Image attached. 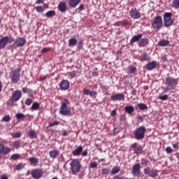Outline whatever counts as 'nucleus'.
Returning <instances> with one entry per match:
<instances>
[{"instance_id": "a19ab883", "label": "nucleus", "mask_w": 179, "mask_h": 179, "mask_svg": "<svg viewBox=\"0 0 179 179\" xmlns=\"http://www.w3.org/2000/svg\"><path fill=\"white\" fill-rule=\"evenodd\" d=\"M24 166H25L24 164L20 163V164L16 165L15 170H17V171H19V170H22V169H24Z\"/></svg>"}, {"instance_id": "de8ad7c7", "label": "nucleus", "mask_w": 179, "mask_h": 179, "mask_svg": "<svg viewBox=\"0 0 179 179\" xmlns=\"http://www.w3.org/2000/svg\"><path fill=\"white\" fill-rule=\"evenodd\" d=\"M11 136H13V138H20V136H22V133L21 132L12 133Z\"/></svg>"}, {"instance_id": "49530a36", "label": "nucleus", "mask_w": 179, "mask_h": 179, "mask_svg": "<svg viewBox=\"0 0 179 179\" xmlns=\"http://www.w3.org/2000/svg\"><path fill=\"white\" fill-rule=\"evenodd\" d=\"M35 9L38 13H43V12H44V8H43V6H36Z\"/></svg>"}, {"instance_id": "a878e982", "label": "nucleus", "mask_w": 179, "mask_h": 179, "mask_svg": "<svg viewBox=\"0 0 179 179\" xmlns=\"http://www.w3.org/2000/svg\"><path fill=\"white\" fill-rule=\"evenodd\" d=\"M76 44H78V39L76 38H71L69 40V47L73 48Z\"/></svg>"}, {"instance_id": "a211bd4d", "label": "nucleus", "mask_w": 179, "mask_h": 179, "mask_svg": "<svg viewBox=\"0 0 179 179\" xmlns=\"http://www.w3.org/2000/svg\"><path fill=\"white\" fill-rule=\"evenodd\" d=\"M60 90H68L69 89V81L67 80H63L59 83Z\"/></svg>"}, {"instance_id": "393cba45", "label": "nucleus", "mask_w": 179, "mask_h": 179, "mask_svg": "<svg viewBox=\"0 0 179 179\" xmlns=\"http://www.w3.org/2000/svg\"><path fill=\"white\" fill-rule=\"evenodd\" d=\"M58 9L59 11L62 12V13L66 12V3L65 2L60 3L58 6Z\"/></svg>"}, {"instance_id": "7c9ffc66", "label": "nucleus", "mask_w": 179, "mask_h": 179, "mask_svg": "<svg viewBox=\"0 0 179 179\" xmlns=\"http://www.w3.org/2000/svg\"><path fill=\"white\" fill-rule=\"evenodd\" d=\"M38 108H40V103H38V102H34L31 107V110L34 111L38 110Z\"/></svg>"}, {"instance_id": "2eb2a0df", "label": "nucleus", "mask_w": 179, "mask_h": 179, "mask_svg": "<svg viewBox=\"0 0 179 179\" xmlns=\"http://www.w3.org/2000/svg\"><path fill=\"white\" fill-rule=\"evenodd\" d=\"M129 15L131 16V19H141V13L138 12L136 8H131L129 11Z\"/></svg>"}, {"instance_id": "bb28decb", "label": "nucleus", "mask_w": 179, "mask_h": 179, "mask_svg": "<svg viewBox=\"0 0 179 179\" xmlns=\"http://www.w3.org/2000/svg\"><path fill=\"white\" fill-rule=\"evenodd\" d=\"M121 170V168L118 166H115L112 168L110 171V174L112 176H115V174H118L120 173V171Z\"/></svg>"}, {"instance_id": "58836bf2", "label": "nucleus", "mask_w": 179, "mask_h": 179, "mask_svg": "<svg viewBox=\"0 0 179 179\" xmlns=\"http://www.w3.org/2000/svg\"><path fill=\"white\" fill-rule=\"evenodd\" d=\"M12 146L15 149H19V147L20 146V141H15L14 142L12 143Z\"/></svg>"}, {"instance_id": "09e8293b", "label": "nucleus", "mask_w": 179, "mask_h": 179, "mask_svg": "<svg viewBox=\"0 0 179 179\" xmlns=\"http://www.w3.org/2000/svg\"><path fill=\"white\" fill-rule=\"evenodd\" d=\"M90 96L92 99H96V97H97V92L96 91H91L90 92Z\"/></svg>"}, {"instance_id": "ddd939ff", "label": "nucleus", "mask_w": 179, "mask_h": 179, "mask_svg": "<svg viewBox=\"0 0 179 179\" xmlns=\"http://www.w3.org/2000/svg\"><path fill=\"white\" fill-rule=\"evenodd\" d=\"M132 174L135 177H139L141 176V164H136L132 167Z\"/></svg>"}, {"instance_id": "4d7b16f0", "label": "nucleus", "mask_w": 179, "mask_h": 179, "mask_svg": "<svg viewBox=\"0 0 179 179\" xmlns=\"http://www.w3.org/2000/svg\"><path fill=\"white\" fill-rule=\"evenodd\" d=\"M161 59L163 60L164 62H166V61H171V59H167V55H162Z\"/></svg>"}, {"instance_id": "dca6fc26", "label": "nucleus", "mask_w": 179, "mask_h": 179, "mask_svg": "<svg viewBox=\"0 0 179 179\" xmlns=\"http://www.w3.org/2000/svg\"><path fill=\"white\" fill-rule=\"evenodd\" d=\"M12 151V149L9 147H5L2 143H0V155H8ZM1 155H0V159H1Z\"/></svg>"}, {"instance_id": "423d86ee", "label": "nucleus", "mask_w": 179, "mask_h": 179, "mask_svg": "<svg viewBox=\"0 0 179 179\" xmlns=\"http://www.w3.org/2000/svg\"><path fill=\"white\" fill-rule=\"evenodd\" d=\"M152 29L155 30H160L163 27V18L162 16H156L152 23Z\"/></svg>"}, {"instance_id": "69168bd1", "label": "nucleus", "mask_w": 179, "mask_h": 179, "mask_svg": "<svg viewBox=\"0 0 179 179\" xmlns=\"http://www.w3.org/2000/svg\"><path fill=\"white\" fill-rule=\"evenodd\" d=\"M1 179H9V178L8 176H6V175H2L1 177Z\"/></svg>"}, {"instance_id": "774afa93", "label": "nucleus", "mask_w": 179, "mask_h": 179, "mask_svg": "<svg viewBox=\"0 0 179 179\" xmlns=\"http://www.w3.org/2000/svg\"><path fill=\"white\" fill-rule=\"evenodd\" d=\"M113 179H122V177L120 176H115Z\"/></svg>"}, {"instance_id": "473e14b6", "label": "nucleus", "mask_w": 179, "mask_h": 179, "mask_svg": "<svg viewBox=\"0 0 179 179\" xmlns=\"http://www.w3.org/2000/svg\"><path fill=\"white\" fill-rule=\"evenodd\" d=\"M128 71L127 73H130V74H134L136 72V67L132 66H128Z\"/></svg>"}, {"instance_id": "c756f323", "label": "nucleus", "mask_w": 179, "mask_h": 179, "mask_svg": "<svg viewBox=\"0 0 179 179\" xmlns=\"http://www.w3.org/2000/svg\"><path fill=\"white\" fill-rule=\"evenodd\" d=\"M169 44H170V41L168 40H162L158 43V45L160 47H166V45H169Z\"/></svg>"}, {"instance_id": "2f4dec72", "label": "nucleus", "mask_w": 179, "mask_h": 179, "mask_svg": "<svg viewBox=\"0 0 179 179\" xmlns=\"http://www.w3.org/2000/svg\"><path fill=\"white\" fill-rule=\"evenodd\" d=\"M29 137L31 138V139L37 138V133H36V131L31 129L29 131Z\"/></svg>"}, {"instance_id": "72a5a7b5", "label": "nucleus", "mask_w": 179, "mask_h": 179, "mask_svg": "<svg viewBox=\"0 0 179 179\" xmlns=\"http://www.w3.org/2000/svg\"><path fill=\"white\" fill-rule=\"evenodd\" d=\"M171 7L175 9H178L179 8V0H173L171 3Z\"/></svg>"}, {"instance_id": "864d4df0", "label": "nucleus", "mask_w": 179, "mask_h": 179, "mask_svg": "<svg viewBox=\"0 0 179 179\" xmlns=\"http://www.w3.org/2000/svg\"><path fill=\"white\" fill-rule=\"evenodd\" d=\"M159 100H162L163 101L167 100V99H169V95L165 94V95H162V96H159Z\"/></svg>"}, {"instance_id": "bf43d9fd", "label": "nucleus", "mask_w": 179, "mask_h": 179, "mask_svg": "<svg viewBox=\"0 0 179 179\" xmlns=\"http://www.w3.org/2000/svg\"><path fill=\"white\" fill-rule=\"evenodd\" d=\"M115 115H117V109L113 110L110 113L111 117H115Z\"/></svg>"}, {"instance_id": "1a4fd4ad", "label": "nucleus", "mask_w": 179, "mask_h": 179, "mask_svg": "<svg viewBox=\"0 0 179 179\" xmlns=\"http://www.w3.org/2000/svg\"><path fill=\"white\" fill-rule=\"evenodd\" d=\"M13 41V37L10 36H3L0 39V50H3L6 47L7 44L12 43Z\"/></svg>"}, {"instance_id": "0e129e2a", "label": "nucleus", "mask_w": 179, "mask_h": 179, "mask_svg": "<svg viewBox=\"0 0 179 179\" xmlns=\"http://www.w3.org/2000/svg\"><path fill=\"white\" fill-rule=\"evenodd\" d=\"M82 156H87V150H85L84 152H82Z\"/></svg>"}, {"instance_id": "9d476101", "label": "nucleus", "mask_w": 179, "mask_h": 179, "mask_svg": "<svg viewBox=\"0 0 179 179\" xmlns=\"http://www.w3.org/2000/svg\"><path fill=\"white\" fill-rule=\"evenodd\" d=\"M164 26L166 27H170L171 24H173V21L171 19V13H166L164 15Z\"/></svg>"}, {"instance_id": "79ce46f5", "label": "nucleus", "mask_w": 179, "mask_h": 179, "mask_svg": "<svg viewBox=\"0 0 179 179\" xmlns=\"http://www.w3.org/2000/svg\"><path fill=\"white\" fill-rule=\"evenodd\" d=\"M1 121L3 122H9V121H10V116L9 115L3 116L1 119Z\"/></svg>"}, {"instance_id": "603ef678", "label": "nucleus", "mask_w": 179, "mask_h": 179, "mask_svg": "<svg viewBox=\"0 0 179 179\" xmlns=\"http://www.w3.org/2000/svg\"><path fill=\"white\" fill-rule=\"evenodd\" d=\"M57 125H59V122L58 121H55L53 122L49 123V127L51 128L52 127H55Z\"/></svg>"}, {"instance_id": "aec40b11", "label": "nucleus", "mask_w": 179, "mask_h": 179, "mask_svg": "<svg viewBox=\"0 0 179 179\" xmlns=\"http://www.w3.org/2000/svg\"><path fill=\"white\" fill-rule=\"evenodd\" d=\"M149 44V39L148 38H143L140 39V41L138 43L139 47H147Z\"/></svg>"}, {"instance_id": "3c124183", "label": "nucleus", "mask_w": 179, "mask_h": 179, "mask_svg": "<svg viewBox=\"0 0 179 179\" xmlns=\"http://www.w3.org/2000/svg\"><path fill=\"white\" fill-rule=\"evenodd\" d=\"M32 103H33V99L30 98H27L25 101L26 106H31Z\"/></svg>"}, {"instance_id": "20e7f679", "label": "nucleus", "mask_w": 179, "mask_h": 179, "mask_svg": "<svg viewBox=\"0 0 179 179\" xmlns=\"http://www.w3.org/2000/svg\"><path fill=\"white\" fill-rule=\"evenodd\" d=\"M20 71H22V69L18 67L10 73V79H11V82L14 85L20 82Z\"/></svg>"}, {"instance_id": "c9c22d12", "label": "nucleus", "mask_w": 179, "mask_h": 179, "mask_svg": "<svg viewBox=\"0 0 179 179\" xmlns=\"http://www.w3.org/2000/svg\"><path fill=\"white\" fill-rule=\"evenodd\" d=\"M150 59V57H149V55L146 52H144L141 55V61H149Z\"/></svg>"}, {"instance_id": "a18cd8bd", "label": "nucleus", "mask_w": 179, "mask_h": 179, "mask_svg": "<svg viewBox=\"0 0 179 179\" xmlns=\"http://www.w3.org/2000/svg\"><path fill=\"white\" fill-rule=\"evenodd\" d=\"M83 41H80L78 43H77V50H82V48H83Z\"/></svg>"}, {"instance_id": "4c0bfd02", "label": "nucleus", "mask_w": 179, "mask_h": 179, "mask_svg": "<svg viewBox=\"0 0 179 179\" xmlns=\"http://www.w3.org/2000/svg\"><path fill=\"white\" fill-rule=\"evenodd\" d=\"M101 174L102 176H108L110 174V169H107V168H103L101 170Z\"/></svg>"}, {"instance_id": "052dcab7", "label": "nucleus", "mask_w": 179, "mask_h": 179, "mask_svg": "<svg viewBox=\"0 0 179 179\" xmlns=\"http://www.w3.org/2000/svg\"><path fill=\"white\" fill-rule=\"evenodd\" d=\"M83 9H85V6H83V4L80 5V6L78 7L79 12H82Z\"/></svg>"}, {"instance_id": "37998d69", "label": "nucleus", "mask_w": 179, "mask_h": 179, "mask_svg": "<svg viewBox=\"0 0 179 179\" xmlns=\"http://www.w3.org/2000/svg\"><path fill=\"white\" fill-rule=\"evenodd\" d=\"M67 75L69 76V79H73L76 76V73L75 71L69 72L67 73Z\"/></svg>"}, {"instance_id": "5fc2aeb1", "label": "nucleus", "mask_w": 179, "mask_h": 179, "mask_svg": "<svg viewBox=\"0 0 179 179\" xmlns=\"http://www.w3.org/2000/svg\"><path fill=\"white\" fill-rule=\"evenodd\" d=\"M165 151L166 153H173V148L171 147H166Z\"/></svg>"}, {"instance_id": "39448f33", "label": "nucleus", "mask_w": 179, "mask_h": 179, "mask_svg": "<svg viewBox=\"0 0 179 179\" xmlns=\"http://www.w3.org/2000/svg\"><path fill=\"white\" fill-rule=\"evenodd\" d=\"M145 134H146V127L141 126L135 130L134 138L137 141H141L145 138Z\"/></svg>"}, {"instance_id": "e433bc0d", "label": "nucleus", "mask_w": 179, "mask_h": 179, "mask_svg": "<svg viewBox=\"0 0 179 179\" xmlns=\"http://www.w3.org/2000/svg\"><path fill=\"white\" fill-rule=\"evenodd\" d=\"M138 107L139 108V110H148V106L145 103H138Z\"/></svg>"}, {"instance_id": "e2e57ef3", "label": "nucleus", "mask_w": 179, "mask_h": 179, "mask_svg": "<svg viewBox=\"0 0 179 179\" xmlns=\"http://www.w3.org/2000/svg\"><path fill=\"white\" fill-rule=\"evenodd\" d=\"M36 3L37 5H40V4H41V3H44V1H43V0H37L36 2Z\"/></svg>"}, {"instance_id": "8fccbe9b", "label": "nucleus", "mask_w": 179, "mask_h": 179, "mask_svg": "<svg viewBox=\"0 0 179 179\" xmlns=\"http://www.w3.org/2000/svg\"><path fill=\"white\" fill-rule=\"evenodd\" d=\"M90 166L91 169H96L97 166H99V164L96 162H90Z\"/></svg>"}, {"instance_id": "c03bdc74", "label": "nucleus", "mask_w": 179, "mask_h": 179, "mask_svg": "<svg viewBox=\"0 0 179 179\" xmlns=\"http://www.w3.org/2000/svg\"><path fill=\"white\" fill-rule=\"evenodd\" d=\"M15 117H16L17 120H23V118H24V117H26V115H24L23 113H17L15 115Z\"/></svg>"}, {"instance_id": "4be33fe9", "label": "nucleus", "mask_w": 179, "mask_h": 179, "mask_svg": "<svg viewBox=\"0 0 179 179\" xmlns=\"http://www.w3.org/2000/svg\"><path fill=\"white\" fill-rule=\"evenodd\" d=\"M142 34L134 36L130 40V44H134V43H139L141 38H142Z\"/></svg>"}, {"instance_id": "f3484780", "label": "nucleus", "mask_w": 179, "mask_h": 179, "mask_svg": "<svg viewBox=\"0 0 179 179\" xmlns=\"http://www.w3.org/2000/svg\"><path fill=\"white\" fill-rule=\"evenodd\" d=\"M159 66V62L153 60L150 63L147 64L146 69L148 71H153V69H156Z\"/></svg>"}, {"instance_id": "f03ea898", "label": "nucleus", "mask_w": 179, "mask_h": 179, "mask_svg": "<svg viewBox=\"0 0 179 179\" xmlns=\"http://www.w3.org/2000/svg\"><path fill=\"white\" fill-rule=\"evenodd\" d=\"M68 104H69V99H66L62 102V105L59 110V114L65 116L72 115L71 108L68 106Z\"/></svg>"}, {"instance_id": "6e6d98bb", "label": "nucleus", "mask_w": 179, "mask_h": 179, "mask_svg": "<svg viewBox=\"0 0 179 179\" xmlns=\"http://www.w3.org/2000/svg\"><path fill=\"white\" fill-rule=\"evenodd\" d=\"M50 50H51V48H43L41 52H43V54L45 53V52H48V51H50Z\"/></svg>"}, {"instance_id": "9b49d317", "label": "nucleus", "mask_w": 179, "mask_h": 179, "mask_svg": "<svg viewBox=\"0 0 179 179\" xmlns=\"http://www.w3.org/2000/svg\"><path fill=\"white\" fill-rule=\"evenodd\" d=\"M22 99V91L15 90L12 93L10 101L11 103H16V101H19Z\"/></svg>"}, {"instance_id": "338daca9", "label": "nucleus", "mask_w": 179, "mask_h": 179, "mask_svg": "<svg viewBox=\"0 0 179 179\" xmlns=\"http://www.w3.org/2000/svg\"><path fill=\"white\" fill-rule=\"evenodd\" d=\"M173 149H179L178 145L177 144H173Z\"/></svg>"}, {"instance_id": "cd10ccee", "label": "nucleus", "mask_w": 179, "mask_h": 179, "mask_svg": "<svg viewBox=\"0 0 179 179\" xmlns=\"http://www.w3.org/2000/svg\"><path fill=\"white\" fill-rule=\"evenodd\" d=\"M80 0H69V5L71 8H76L79 5Z\"/></svg>"}, {"instance_id": "5701e85b", "label": "nucleus", "mask_w": 179, "mask_h": 179, "mask_svg": "<svg viewBox=\"0 0 179 179\" xmlns=\"http://www.w3.org/2000/svg\"><path fill=\"white\" fill-rule=\"evenodd\" d=\"M83 152V147L82 145H79L76 150L72 152L73 156H79L80 153Z\"/></svg>"}, {"instance_id": "4468645a", "label": "nucleus", "mask_w": 179, "mask_h": 179, "mask_svg": "<svg viewBox=\"0 0 179 179\" xmlns=\"http://www.w3.org/2000/svg\"><path fill=\"white\" fill-rule=\"evenodd\" d=\"M112 101H124L125 100V95L124 94H116L110 96Z\"/></svg>"}, {"instance_id": "c85d7f7f", "label": "nucleus", "mask_w": 179, "mask_h": 179, "mask_svg": "<svg viewBox=\"0 0 179 179\" xmlns=\"http://www.w3.org/2000/svg\"><path fill=\"white\" fill-rule=\"evenodd\" d=\"M29 162L31 163V164H33V166H36L38 163V159L31 157L29 158Z\"/></svg>"}, {"instance_id": "680f3d73", "label": "nucleus", "mask_w": 179, "mask_h": 179, "mask_svg": "<svg viewBox=\"0 0 179 179\" xmlns=\"http://www.w3.org/2000/svg\"><path fill=\"white\" fill-rule=\"evenodd\" d=\"M27 93L31 97V96H32V94H33V90L28 89V92H27Z\"/></svg>"}, {"instance_id": "13d9d810", "label": "nucleus", "mask_w": 179, "mask_h": 179, "mask_svg": "<svg viewBox=\"0 0 179 179\" xmlns=\"http://www.w3.org/2000/svg\"><path fill=\"white\" fill-rule=\"evenodd\" d=\"M90 90H87V89H84L83 91V93L84 94H86V96H89V94H90Z\"/></svg>"}, {"instance_id": "7ed1b4c3", "label": "nucleus", "mask_w": 179, "mask_h": 179, "mask_svg": "<svg viewBox=\"0 0 179 179\" xmlns=\"http://www.w3.org/2000/svg\"><path fill=\"white\" fill-rule=\"evenodd\" d=\"M82 165L79 159H74L71 160L70 163V170L73 176H76V174L80 171Z\"/></svg>"}, {"instance_id": "412c9836", "label": "nucleus", "mask_w": 179, "mask_h": 179, "mask_svg": "<svg viewBox=\"0 0 179 179\" xmlns=\"http://www.w3.org/2000/svg\"><path fill=\"white\" fill-rule=\"evenodd\" d=\"M124 111L125 113L129 114V115H133L135 111V107H134L133 106H126L124 107Z\"/></svg>"}, {"instance_id": "b1692460", "label": "nucleus", "mask_w": 179, "mask_h": 179, "mask_svg": "<svg viewBox=\"0 0 179 179\" xmlns=\"http://www.w3.org/2000/svg\"><path fill=\"white\" fill-rule=\"evenodd\" d=\"M59 155V152L57 150H52L49 152V156L52 159H57V157Z\"/></svg>"}, {"instance_id": "f704fd0d", "label": "nucleus", "mask_w": 179, "mask_h": 179, "mask_svg": "<svg viewBox=\"0 0 179 179\" xmlns=\"http://www.w3.org/2000/svg\"><path fill=\"white\" fill-rule=\"evenodd\" d=\"M45 16L46 17H52L53 16H55V11L49 10L45 13Z\"/></svg>"}, {"instance_id": "ea45409f", "label": "nucleus", "mask_w": 179, "mask_h": 179, "mask_svg": "<svg viewBox=\"0 0 179 179\" xmlns=\"http://www.w3.org/2000/svg\"><path fill=\"white\" fill-rule=\"evenodd\" d=\"M19 159H20V155L19 154H13L10 157V160H19Z\"/></svg>"}, {"instance_id": "6e6552de", "label": "nucleus", "mask_w": 179, "mask_h": 179, "mask_svg": "<svg viewBox=\"0 0 179 179\" xmlns=\"http://www.w3.org/2000/svg\"><path fill=\"white\" fill-rule=\"evenodd\" d=\"M26 44V38L23 37H19L15 39V42L11 45L12 48L16 50L20 47H23Z\"/></svg>"}, {"instance_id": "0eeeda50", "label": "nucleus", "mask_w": 179, "mask_h": 179, "mask_svg": "<svg viewBox=\"0 0 179 179\" xmlns=\"http://www.w3.org/2000/svg\"><path fill=\"white\" fill-rule=\"evenodd\" d=\"M144 174L152 178H156V177L159 176V171H157V169H150V167L148 166L144 169Z\"/></svg>"}, {"instance_id": "f257e3e1", "label": "nucleus", "mask_w": 179, "mask_h": 179, "mask_svg": "<svg viewBox=\"0 0 179 179\" xmlns=\"http://www.w3.org/2000/svg\"><path fill=\"white\" fill-rule=\"evenodd\" d=\"M165 85H166V87H162L164 93H169L171 90H176V88L178 86V79L167 76L165 78Z\"/></svg>"}, {"instance_id": "6ab92c4d", "label": "nucleus", "mask_w": 179, "mask_h": 179, "mask_svg": "<svg viewBox=\"0 0 179 179\" xmlns=\"http://www.w3.org/2000/svg\"><path fill=\"white\" fill-rule=\"evenodd\" d=\"M136 145H137L136 143L131 144V148H132V149H134V153H136V155H141V153H142V150H143V149L142 148V146Z\"/></svg>"}, {"instance_id": "f8f14e48", "label": "nucleus", "mask_w": 179, "mask_h": 179, "mask_svg": "<svg viewBox=\"0 0 179 179\" xmlns=\"http://www.w3.org/2000/svg\"><path fill=\"white\" fill-rule=\"evenodd\" d=\"M43 174H44V171L40 169H34L31 173V177H33L34 179L41 178Z\"/></svg>"}]
</instances>
